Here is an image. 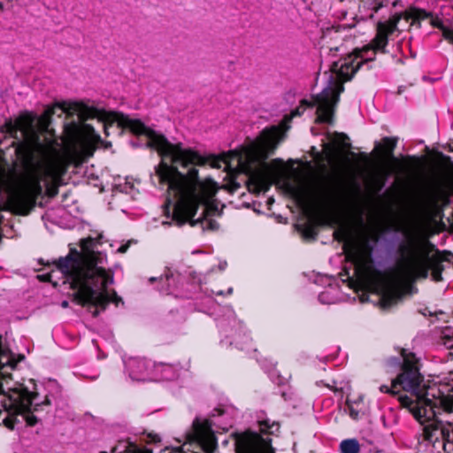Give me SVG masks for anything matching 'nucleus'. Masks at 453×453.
<instances>
[{
  "instance_id": "obj_1",
  "label": "nucleus",
  "mask_w": 453,
  "mask_h": 453,
  "mask_svg": "<svg viewBox=\"0 0 453 453\" xmlns=\"http://www.w3.org/2000/svg\"><path fill=\"white\" fill-rule=\"evenodd\" d=\"M426 19L433 27L441 28L444 38L453 43V29L443 27L439 18H434L431 12L423 9L411 8L404 12L392 15L388 19L378 21L376 36L370 44L334 61L329 72L324 73L326 86L321 93L312 96L311 100H302L297 108L289 115H285L280 126L265 128L258 137L232 151L222 163L226 167H234L245 173L257 189H268L281 174L283 161L276 158L268 163L266 159L283 139L284 133L290 128L291 119L301 116L305 109L316 106V122L331 124L334 107L343 91V82L350 80L363 64L372 61L377 52H384L388 39L395 33L411 25L419 26L421 21Z\"/></svg>"
},
{
  "instance_id": "obj_2",
  "label": "nucleus",
  "mask_w": 453,
  "mask_h": 453,
  "mask_svg": "<svg viewBox=\"0 0 453 453\" xmlns=\"http://www.w3.org/2000/svg\"><path fill=\"white\" fill-rule=\"evenodd\" d=\"M101 237L81 239L80 250L70 247L68 255L55 261L50 272L37 275L39 280L49 281L55 287L68 284L77 301L87 306L94 317L110 303L117 306L122 303L114 290L108 289L113 284L114 273L107 268V255L100 250Z\"/></svg>"
},
{
  "instance_id": "obj_3",
  "label": "nucleus",
  "mask_w": 453,
  "mask_h": 453,
  "mask_svg": "<svg viewBox=\"0 0 453 453\" xmlns=\"http://www.w3.org/2000/svg\"><path fill=\"white\" fill-rule=\"evenodd\" d=\"M378 242L376 235L365 236L352 244L346 251V257L351 261L352 275L345 270L341 276L342 281H348L354 288L357 284L368 285L372 288L371 294L378 297L383 309L396 304L403 296L402 282L426 274L425 258L418 254L417 244L412 237L402 242L398 246L400 262L396 268L388 272L374 269L372 253Z\"/></svg>"
},
{
  "instance_id": "obj_4",
  "label": "nucleus",
  "mask_w": 453,
  "mask_h": 453,
  "mask_svg": "<svg viewBox=\"0 0 453 453\" xmlns=\"http://www.w3.org/2000/svg\"><path fill=\"white\" fill-rule=\"evenodd\" d=\"M389 364L400 366L401 372L391 386L381 385L380 391L399 395L401 404L408 408L419 423H429L424 427L427 440L441 437L445 442L453 443V425L434 419L444 403V395L436 385H428L425 381L416 356L402 349L400 357L390 358Z\"/></svg>"
},
{
  "instance_id": "obj_5",
  "label": "nucleus",
  "mask_w": 453,
  "mask_h": 453,
  "mask_svg": "<svg viewBox=\"0 0 453 453\" xmlns=\"http://www.w3.org/2000/svg\"><path fill=\"white\" fill-rule=\"evenodd\" d=\"M237 410L232 405H221L214 409L209 418L196 417L190 430L186 434V442L199 447L204 453H213L217 448L215 433L227 431L237 417Z\"/></svg>"
},
{
  "instance_id": "obj_6",
  "label": "nucleus",
  "mask_w": 453,
  "mask_h": 453,
  "mask_svg": "<svg viewBox=\"0 0 453 453\" xmlns=\"http://www.w3.org/2000/svg\"><path fill=\"white\" fill-rule=\"evenodd\" d=\"M258 431L246 430L234 434L236 453H275L273 437L278 436L280 424L267 418L258 417Z\"/></svg>"
},
{
  "instance_id": "obj_7",
  "label": "nucleus",
  "mask_w": 453,
  "mask_h": 453,
  "mask_svg": "<svg viewBox=\"0 0 453 453\" xmlns=\"http://www.w3.org/2000/svg\"><path fill=\"white\" fill-rule=\"evenodd\" d=\"M216 319L219 333L223 336L220 341L222 344L235 345L241 349L248 346L251 341L250 334L231 307H226L224 314Z\"/></svg>"
},
{
  "instance_id": "obj_8",
  "label": "nucleus",
  "mask_w": 453,
  "mask_h": 453,
  "mask_svg": "<svg viewBox=\"0 0 453 453\" xmlns=\"http://www.w3.org/2000/svg\"><path fill=\"white\" fill-rule=\"evenodd\" d=\"M37 395L29 391L27 388H20L17 395L13 399V405L27 421V425L34 426L37 422V418L31 413L37 410L38 403H34Z\"/></svg>"
},
{
  "instance_id": "obj_9",
  "label": "nucleus",
  "mask_w": 453,
  "mask_h": 453,
  "mask_svg": "<svg viewBox=\"0 0 453 453\" xmlns=\"http://www.w3.org/2000/svg\"><path fill=\"white\" fill-rule=\"evenodd\" d=\"M125 370L132 380L145 381L153 380L155 364L148 359L141 357H129L124 360Z\"/></svg>"
},
{
  "instance_id": "obj_10",
  "label": "nucleus",
  "mask_w": 453,
  "mask_h": 453,
  "mask_svg": "<svg viewBox=\"0 0 453 453\" xmlns=\"http://www.w3.org/2000/svg\"><path fill=\"white\" fill-rule=\"evenodd\" d=\"M158 280L162 284L159 288L162 294L173 295L175 297L193 298V296L189 292L184 293L179 289L178 284L180 280V275L179 273L168 269L165 276H161Z\"/></svg>"
},
{
  "instance_id": "obj_11",
  "label": "nucleus",
  "mask_w": 453,
  "mask_h": 453,
  "mask_svg": "<svg viewBox=\"0 0 453 453\" xmlns=\"http://www.w3.org/2000/svg\"><path fill=\"white\" fill-rule=\"evenodd\" d=\"M154 371V380H174L179 378L185 377L188 375V369H184L180 367L179 365H172V364H155L153 366Z\"/></svg>"
},
{
  "instance_id": "obj_12",
  "label": "nucleus",
  "mask_w": 453,
  "mask_h": 453,
  "mask_svg": "<svg viewBox=\"0 0 453 453\" xmlns=\"http://www.w3.org/2000/svg\"><path fill=\"white\" fill-rule=\"evenodd\" d=\"M192 288H199L201 290V292L197 294L196 297H194L196 309L199 311L207 313L209 315H214L216 311L219 309V305L212 297V294L214 293L212 291L209 293L207 290H203L201 286H192Z\"/></svg>"
},
{
  "instance_id": "obj_13",
  "label": "nucleus",
  "mask_w": 453,
  "mask_h": 453,
  "mask_svg": "<svg viewBox=\"0 0 453 453\" xmlns=\"http://www.w3.org/2000/svg\"><path fill=\"white\" fill-rule=\"evenodd\" d=\"M320 281H326L327 287L319 293V301L323 304L335 303L341 300L340 289L335 279L329 277H319Z\"/></svg>"
},
{
  "instance_id": "obj_14",
  "label": "nucleus",
  "mask_w": 453,
  "mask_h": 453,
  "mask_svg": "<svg viewBox=\"0 0 453 453\" xmlns=\"http://www.w3.org/2000/svg\"><path fill=\"white\" fill-rule=\"evenodd\" d=\"M345 411H347L353 419H359L366 411L364 396L358 395L353 398L348 397L346 400Z\"/></svg>"
},
{
  "instance_id": "obj_15",
  "label": "nucleus",
  "mask_w": 453,
  "mask_h": 453,
  "mask_svg": "<svg viewBox=\"0 0 453 453\" xmlns=\"http://www.w3.org/2000/svg\"><path fill=\"white\" fill-rule=\"evenodd\" d=\"M295 193L296 199L303 206L312 202L330 203L333 200L332 195L327 192L323 194H311L308 191L296 190Z\"/></svg>"
},
{
  "instance_id": "obj_16",
  "label": "nucleus",
  "mask_w": 453,
  "mask_h": 453,
  "mask_svg": "<svg viewBox=\"0 0 453 453\" xmlns=\"http://www.w3.org/2000/svg\"><path fill=\"white\" fill-rule=\"evenodd\" d=\"M382 142L375 143V150H378L380 156L387 160L395 161L394 156V150L396 147L398 138L397 137H384Z\"/></svg>"
},
{
  "instance_id": "obj_17",
  "label": "nucleus",
  "mask_w": 453,
  "mask_h": 453,
  "mask_svg": "<svg viewBox=\"0 0 453 453\" xmlns=\"http://www.w3.org/2000/svg\"><path fill=\"white\" fill-rule=\"evenodd\" d=\"M361 444L356 438L342 440L339 444L340 453H360Z\"/></svg>"
},
{
  "instance_id": "obj_18",
  "label": "nucleus",
  "mask_w": 453,
  "mask_h": 453,
  "mask_svg": "<svg viewBox=\"0 0 453 453\" xmlns=\"http://www.w3.org/2000/svg\"><path fill=\"white\" fill-rule=\"evenodd\" d=\"M263 369L268 373L271 380L278 385H281L285 382L286 379L281 377L274 367V364L272 361L265 360L261 365Z\"/></svg>"
},
{
  "instance_id": "obj_19",
  "label": "nucleus",
  "mask_w": 453,
  "mask_h": 453,
  "mask_svg": "<svg viewBox=\"0 0 453 453\" xmlns=\"http://www.w3.org/2000/svg\"><path fill=\"white\" fill-rule=\"evenodd\" d=\"M113 453H138V448L135 444L127 441H119L114 448ZM106 453V452H101Z\"/></svg>"
},
{
  "instance_id": "obj_20",
  "label": "nucleus",
  "mask_w": 453,
  "mask_h": 453,
  "mask_svg": "<svg viewBox=\"0 0 453 453\" xmlns=\"http://www.w3.org/2000/svg\"><path fill=\"white\" fill-rule=\"evenodd\" d=\"M441 341L446 349L453 350V328L449 327L442 331ZM449 355L453 356V351Z\"/></svg>"
},
{
  "instance_id": "obj_21",
  "label": "nucleus",
  "mask_w": 453,
  "mask_h": 453,
  "mask_svg": "<svg viewBox=\"0 0 453 453\" xmlns=\"http://www.w3.org/2000/svg\"><path fill=\"white\" fill-rule=\"evenodd\" d=\"M389 3V0H367L365 4L368 5V7L372 10V13L370 14V17H373V13L378 12L380 9H381L384 6H387Z\"/></svg>"
},
{
  "instance_id": "obj_22",
  "label": "nucleus",
  "mask_w": 453,
  "mask_h": 453,
  "mask_svg": "<svg viewBox=\"0 0 453 453\" xmlns=\"http://www.w3.org/2000/svg\"><path fill=\"white\" fill-rule=\"evenodd\" d=\"M33 122H34V119H31L30 120L27 121L26 123H19V127L22 131L23 134L32 133L34 135H35V131H34Z\"/></svg>"
},
{
  "instance_id": "obj_23",
  "label": "nucleus",
  "mask_w": 453,
  "mask_h": 453,
  "mask_svg": "<svg viewBox=\"0 0 453 453\" xmlns=\"http://www.w3.org/2000/svg\"><path fill=\"white\" fill-rule=\"evenodd\" d=\"M133 188V185L129 182H126L123 188H121V192L128 193Z\"/></svg>"
},
{
  "instance_id": "obj_24",
  "label": "nucleus",
  "mask_w": 453,
  "mask_h": 453,
  "mask_svg": "<svg viewBox=\"0 0 453 453\" xmlns=\"http://www.w3.org/2000/svg\"><path fill=\"white\" fill-rule=\"evenodd\" d=\"M233 293V288H229L226 291V293H225L224 291H218L217 293H215L216 296H225V295H232Z\"/></svg>"
},
{
  "instance_id": "obj_25",
  "label": "nucleus",
  "mask_w": 453,
  "mask_h": 453,
  "mask_svg": "<svg viewBox=\"0 0 453 453\" xmlns=\"http://www.w3.org/2000/svg\"><path fill=\"white\" fill-rule=\"evenodd\" d=\"M4 424L7 427H9L11 429H14V424L11 418H5Z\"/></svg>"
},
{
  "instance_id": "obj_26",
  "label": "nucleus",
  "mask_w": 453,
  "mask_h": 453,
  "mask_svg": "<svg viewBox=\"0 0 453 453\" xmlns=\"http://www.w3.org/2000/svg\"><path fill=\"white\" fill-rule=\"evenodd\" d=\"M334 234L338 241H343V239H345V234L343 233L334 232Z\"/></svg>"
},
{
  "instance_id": "obj_27",
  "label": "nucleus",
  "mask_w": 453,
  "mask_h": 453,
  "mask_svg": "<svg viewBox=\"0 0 453 453\" xmlns=\"http://www.w3.org/2000/svg\"><path fill=\"white\" fill-rule=\"evenodd\" d=\"M128 249V244H123L121 245L118 250L117 251L119 252V253H125Z\"/></svg>"
},
{
  "instance_id": "obj_28",
  "label": "nucleus",
  "mask_w": 453,
  "mask_h": 453,
  "mask_svg": "<svg viewBox=\"0 0 453 453\" xmlns=\"http://www.w3.org/2000/svg\"><path fill=\"white\" fill-rule=\"evenodd\" d=\"M227 265V263L226 261H220L219 264V271H224Z\"/></svg>"
},
{
  "instance_id": "obj_29",
  "label": "nucleus",
  "mask_w": 453,
  "mask_h": 453,
  "mask_svg": "<svg viewBox=\"0 0 453 453\" xmlns=\"http://www.w3.org/2000/svg\"><path fill=\"white\" fill-rule=\"evenodd\" d=\"M369 296L370 295L369 294H363L360 297L361 299V302L362 303H365V302H368L369 301Z\"/></svg>"
},
{
  "instance_id": "obj_30",
  "label": "nucleus",
  "mask_w": 453,
  "mask_h": 453,
  "mask_svg": "<svg viewBox=\"0 0 453 453\" xmlns=\"http://www.w3.org/2000/svg\"><path fill=\"white\" fill-rule=\"evenodd\" d=\"M220 163H221V161H219V160H213L211 162V166L219 168V167H221Z\"/></svg>"
},
{
  "instance_id": "obj_31",
  "label": "nucleus",
  "mask_w": 453,
  "mask_h": 453,
  "mask_svg": "<svg viewBox=\"0 0 453 453\" xmlns=\"http://www.w3.org/2000/svg\"><path fill=\"white\" fill-rule=\"evenodd\" d=\"M329 360H331V357H329V356H326V357H325L323 358V362H327V361H329Z\"/></svg>"
},
{
  "instance_id": "obj_32",
  "label": "nucleus",
  "mask_w": 453,
  "mask_h": 453,
  "mask_svg": "<svg viewBox=\"0 0 453 453\" xmlns=\"http://www.w3.org/2000/svg\"><path fill=\"white\" fill-rule=\"evenodd\" d=\"M392 5H393L394 7H396V6L398 5V1H394V2L392 3Z\"/></svg>"
},
{
  "instance_id": "obj_33",
  "label": "nucleus",
  "mask_w": 453,
  "mask_h": 453,
  "mask_svg": "<svg viewBox=\"0 0 453 453\" xmlns=\"http://www.w3.org/2000/svg\"><path fill=\"white\" fill-rule=\"evenodd\" d=\"M157 280V278H154V277L150 278V282H153V281H155V280Z\"/></svg>"
},
{
  "instance_id": "obj_34",
  "label": "nucleus",
  "mask_w": 453,
  "mask_h": 453,
  "mask_svg": "<svg viewBox=\"0 0 453 453\" xmlns=\"http://www.w3.org/2000/svg\"><path fill=\"white\" fill-rule=\"evenodd\" d=\"M98 377V375H94L91 377L92 380H96Z\"/></svg>"
},
{
  "instance_id": "obj_35",
  "label": "nucleus",
  "mask_w": 453,
  "mask_h": 453,
  "mask_svg": "<svg viewBox=\"0 0 453 453\" xmlns=\"http://www.w3.org/2000/svg\"><path fill=\"white\" fill-rule=\"evenodd\" d=\"M333 50L337 51V50H338V48H335V49H330V51H333Z\"/></svg>"
},
{
  "instance_id": "obj_36",
  "label": "nucleus",
  "mask_w": 453,
  "mask_h": 453,
  "mask_svg": "<svg viewBox=\"0 0 453 453\" xmlns=\"http://www.w3.org/2000/svg\"><path fill=\"white\" fill-rule=\"evenodd\" d=\"M390 168H391V167H390L389 165H388V166H387V172H388V173L390 171Z\"/></svg>"
},
{
  "instance_id": "obj_37",
  "label": "nucleus",
  "mask_w": 453,
  "mask_h": 453,
  "mask_svg": "<svg viewBox=\"0 0 453 453\" xmlns=\"http://www.w3.org/2000/svg\"><path fill=\"white\" fill-rule=\"evenodd\" d=\"M63 306H64V307H66V306H67V302H64V303H63Z\"/></svg>"
},
{
  "instance_id": "obj_38",
  "label": "nucleus",
  "mask_w": 453,
  "mask_h": 453,
  "mask_svg": "<svg viewBox=\"0 0 453 453\" xmlns=\"http://www.w3.org/2000/svg\"><path fill=\"white\" fill-rule=\"evenodd\" d=\"M163 225H169L168 222H163Z\"/></svg>"
}]
</instances>
